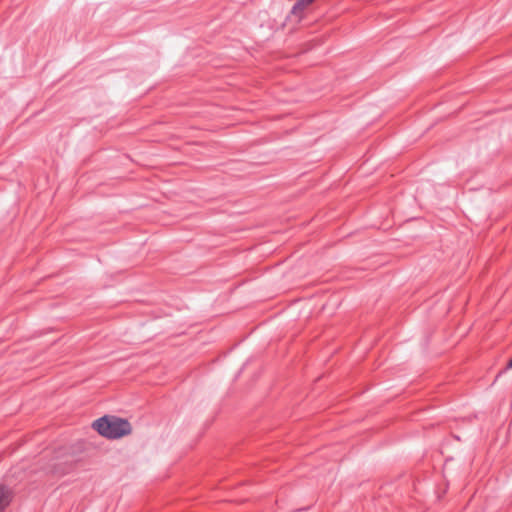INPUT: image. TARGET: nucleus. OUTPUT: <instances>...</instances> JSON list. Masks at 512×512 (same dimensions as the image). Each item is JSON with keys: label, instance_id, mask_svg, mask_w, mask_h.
<instances>
[{"label": "nucleus", "instance_id": "obj_2", "mask_svg": "<svg viewBox=\"0 0 512 512\" xmlns=\"http://www.w3.org/2000/svg\"><path fill=\"white\" fill-rule=\"evenodd\" d=\"M313 2L314 0H297L291 9V14L301 18L304 10Z\"/></svg>", "mask_w": 512, "mask_h": 512}, {"label": "nucleus", "instance_id": "obj_3", "mask_svg": "<svg viewBox=\"0 0 512 512\" xmlns=\"http://www.w3.org/2000/svg\"><path fill=\"white\" fill-rule=\"evenodd\" d=\"M11 501V492L8 488L3 485H0V512H3L4 509L9 505Z\"/></svg>", "mask_w": 512, "mask_h": 512}, {"label": "nucleus", "instance_id": "obj_1", "mask_svg": "<svg viewBox=\"0 0 512 512\" xmlns=\"http://www.w3.org/2000/svg\"><path fill=\"white\" fill-rule=\"evenodd\" d=\"M92 427L102 436L117 439L129 435L132 431L130 423L115 416H103L95 420Z\"/></svg>", "mask_w": 512, "mask_h": 512}, {"label": "nucleus", "instance_id": "obj_4", "mask_svg": "<svg viewBox=\"0 0 512 512\" xmlns=\"http://www.w3.org/2000/svg\"><path fill=\"white\" fill-rule=\"evenodd\" d=\"M507 368H512V358L508 361Z\"/></svg>", "mask_w": 512, "mask_h": 512}]
</instances>
